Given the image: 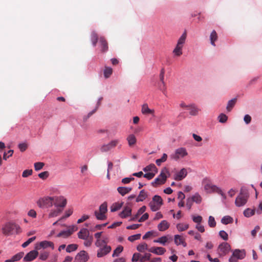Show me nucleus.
Instances as JSON below:
<instances>
[{
    "mask_svg": "<svg viewBox=\"0 0 262 262\" xmlns=\"http://www.w3.org/2000/svg\"><path fill=\"white\" fill-rule=\"evenodd\" d=\"M102 232H97L94 234L95 237L96 238V241L95 243L96 247H99L101 246L102 243H104L105 241H106L104 239H101L100 237L102 235Z\"/></svg>",
    "mask_w": 262,
    "mask_h": 262,
    "instance_id": "5701e85b",
    "label": "nucleus"
},
{
    "mask_svg": "<svg viewBox=\"0 0 262 262\" xmlns=\"http://www.w3.org/2000/svg\"><path fill=\"white\" fill-rule=\"evenodd\" d=\"M208 225L212 228L216 226V222L214 217L212 216H209L208 218Z\"/></svg>",
    "mask_w": 262,
    "mask_h": 262,
    "instance_id": "052dcab7",
    "label": "nucleus"
},
{
    "mask_svg": "<svg viewBox=\"0 0 262 262\" xmlns=\"http://www.w3.org/2000/svg\"><path fill=\"white\" fill-rule=\"evenodd\" d=\"M119 139H115L110 141L107 144L102 145L100 147V150L102 152H107L114 148L119 142Z\"/></svg>",
    "mask_w": 262,
    "mask_h": 262,
    "instance_id": "1a4fd4ad",
    "label": "nucleus"
},
{
    "mask_svg": "<svg viewBox=\"0 0 262 262\" xmlns=\"http://www.w3.org/2000/svg\"><path fill=\"white\" fill-rule=\"evenodd\" d=\"M107 203L106 202H104L99 206V211L105 214V213L107 212Z\"/></svg>",
    "mask_w": 262,
    "mask_h": 262,
    "instance_id": "4d7b16f0",
    "label": "nucleus"
},
{
    "mask_svg": "<svg viewBox=\"0 0 262 262\" xmlns=\"http://www.w3.org/2000/svg\"><path fill=\"white\" fill-rule=\"evenodd\" d=\"M132 214V209L130 207L125 206L123 210L119 213V216L123 219L126 218Z\"/></svg>",
    "mask_w": 262,
    "mask_h": 262,
    "instance_id": "f3484780",
    "label": "nucleus"
},
{
    "mask_svg": "<svg viewBox=\"0 0 262 262\" xmlns=\"http://www.w3.org/2000/svg\"><path fill=\"white\" fill-rule=\"evenodd\" d=\"M210 43L213 46H215V41L217 39V35L215 30H213L210 35Z\"/></svg>",
    "mask_w": 262,
    "mask_h": 262,
    "instance_id": "473e14b6",
    "label": "nucleus"
},
{
    "mask_svg": "<svg viewBox=\"0 0 262 262\" xmlns=\"http://www.w3.org/2000/svg\"><path fill=\"white\" fill-rule=\"evenodd\" d=\"M148 249L147 245L145 243L139 244L137 247V250L140 252H143L144 250Z\"/></svg>",
    "mask_w": 262,
    "mask_h": 262,
    "instance_id": "37998d69",
    "label": "nucleus"
},
{
    "mask_svg": "<svg viewBox=\"0 0 262 262\" xmlns=\"http://www.w3.org/2000/svg\"><path fill=\"white\" fill-rule=\"evenodd\" d=\"M182 49L183 47L176 45V47L174 48L172 51L174 56L177 57L180 56L183 53Z\"/></svg>",
    "mask_w": 262,
    "mask_h": 262,
    "instance_id": "72a5a7b5",
    "label": "nucleus"
},
{
    "mask_svg": "<svg viewBox=\"0 0 262 262\" xmlns=\"http://www.w3.org/2000/svg\"><path fill=\"white\" fill-rule=\"evenodd\" d=\"M97 247L98 249L97 252V256L98 258L104 257L110 253L112 250V248L107 245V241H105L104 243L101 244L100 246Z\"/></svg>",
    "mask_w": 262,
    "mask_h": 262,
    "instance_id": "39448f33",
    "label": "nucleus"
},
{
    "mask_svg": "<svg viewBox=\"0 0 262 262\" xmlns=\"http://www.w3.org/2000/svg\"><path fill=\"white\" fill-rule=\"evenodd\" d=\"M132 189V187H118L117 188V191L122 196H124L129 193Z\"/></svg>",
    "mask_w": 262,
    "mask_h": 262,
    "instance_id": "4be33fe9",
    "label": "nucleus"
},
{
    "mask_svg": "<svg viewBox=\"0 0 262 262\" xmlns=\"http://www.w3.org/2000/svg\"><path fill=\"white\" fill-rule=\"evenodd\" d=\"M34 168L36 171L40 170L44 166V163L42 162H36L34 164Z\"/></svg>",
    "mask_w": 262,
    "mask_h": 262,
    "instance_id": "774afa93",
    "label": "nucleus"
},
{
    "mask_svg": "<svg viewBox=\"0 0 262 262\" xmlns=\"http://www.w3.org/2000/svg\"><path fill=\"white\" fill-rule=\"evenodd\" d=\"M169 223L166 220L162 221L158 225V229L160 231H164L169 228Z\"/></svg>",
    "mask_w": 262,
    "mask_h": 262,
    "instance_id": "aec40b11",
    "label": "nucleus"
},
{
    "mask_svg": "<svg viewBox=\"0 0 262 262\" xmlns=\"http://www.w3.org/2000/svg\"><path fill=\"white\" fill-rule=\"evenodd\" d=\"M187 174V170L183 168L174 174L173 179L176 181H181L186 177Z\"/></svg>",
    "mask_w": 262,
    "mask_h": 262,
    "instance_id": "ddd939ff",
    "label": "nucleus"
},
{
    "mask_svg": "<svg viewBox=\"0 0 262 262\" xmlns=\"http://www.w3.org/2000/svg\"><path fill=\"white\" fill-rule=\"evenodd\" d=\"M37 206L42 209H48L53 205V196H45L40 198L36 202Z\"/></svg>",
    "mask_w": 262,
    "mask_h": 262,
    "instance_id": "20e7f679",
    "label": "nucleus"
},
{
    "mask_svg": "<svg viewBox=\"0 0 262 262\" xmlns=\"http://www.w3.org/2000/svg\"><path fill=\"white\" fill-rule=\"evenodd\" d=\"M84 242L83 243L84 245L86 247H90L92 244L93 237L92 236H90L87 239H84Z\"/></svg>",
    "mask_w": 262,
    "mask_h": 262,
    "instance_id": "680f3d73",
    "label": "nucleus"
},
{
    "mask_svg": "<svg viewBox=\"0 0 262 262\" xmlns=\"http://www.w3.org/2000/svg\"><path fill=\"white\" fill-rule=\"evenodd\" d=\"M189 227L187 224L179 223L177 225V228L179 231H183L187 230Z\"/></svg>",
    "mask_w": 262,
    "mask_h": 262,
    "instance_id": "a18cd8bd",
    "label": "nucleus"
},
{
    "mask_svg": "<svg viewBox=\"0 0 262 262\" xmlns=\"http://www.w3.org/2000/svg\"><path fill=\"white\" fill-rule=\"evenodd\" d=\"M187 110L189 111V114L192 116L197 115L200 111V109L194 103L188 104Z\"/></svg>",
    "mask_w": 262,
    "mask_h": 262,
    "instance_id": "dca6fc26",
    "label": "nucleus"
},
{
    "mask_svg": "<svg viewBox=\"0 0 262 262\" xmlns=\"http://www.w3.org/2000/svg\"><path fill=\"white\" fill-rule=\"evenodd\" d=\"M126 140L128 142V144L129 146H133L134 145H135L136 144V143L137 142L136 138L135 136L133 134L129 135L127 136Z\"/></svg>",
    "mask_w": 262,
    "mask_h": 262,
    "instance_id": "c85d7f7f",
    "label": "nucleus"
},
{
    "mask_svg": "<svg viewBox=\"0 0 262 262\" xmlns=\"http://www.w3.org/2000/svg\"><path fill=\"white\" fill-rule=\"evenodd\" d=\"M148 251L149 252L154 253L157 255H163L166 252V249L163 247H151L149 248Z\"/></svg>",
    "mask_w": 262,
    "mask_h": 262,
    "instance_id": "2eb2a0df",
    "label": "nucleus"
},
{
    "mask_svg": "<svg viewBox=\"0 0 262 262\" xmlns=\"http://www.w3.org/2000/svg\"><path fill=\"white\" fill-rule=\"evenodd\" d=\"M99 42L102 47V51L103 52L106 51L108 49V46L105 39L103 37H101L99 38Z\"/></svg>",
    "mask_w": 262,
    "mask_h": 262,
    "instance_id": "e433bc0d",
    "label": "nucleus"
},
{
    "mask_svg": "<svg viewBox=\"0 0 262 262\" xmlns=\"http://www.w3.org/2000/svg\"><path fill=\"white\" fill-rule=\"evenodd\" d=\"M159 90L162 92V93L166 95V87L165 85V83L164 81H161V83L159 84Z\"/></svg>",
    "mask_w": 262,
    "mask_h": 262,
    "instance_id": "bf43d9fd",
    "label": "nucleus"
},
{
    "mask_svg": "<svg viewBox=\"0 0 262 262\" xmlns=\"http://www.w3.org/2000/svg\"><path fill=\"white\" fill-rule=\"evenodd\" d=\"M232 255L238 259H243L246 256L245 250L235 249L233 251Z\"/></svg>",
    "mask_w": 262,
    "mask_h": 262,
    "instance_id": "4468645a",
    "label": "nucleus"
},
{
    "mask_svg": "<svg viewBox=\"0 0 262 262\" xmlns=\"http://www.w3.org/2000/svg\"><path fill=\"white\" fill-rule=\"evenodd\" d=\"M187 38V32L184 31L178 40L177 45L183 48Z\"/></svg>",
    "mask_w": 262,
    "mask_h": 262,
    "instance_id": "412c9836",
    "label": "nucleus"
},
{
    "mask_svg": "<svg viewBox=\"0 0 262 262\" xmlns=\"http://www.w3.org/2000/svg\"><path fill=\"white\" fill-rule=\"evenodd\" d=\"M256 212L255 209H251L250 208H247L244 211V215L247 217H249L253 215Z\"/></svg>",
    "mask_w": 262,
    "mask_h": 262,
    "instance_id": "f704fd0d",
    "label": "nucleus"
},
{
    "mask_svg": "<svg viewBox=\"0 0 262 262\" xmlns=\"http://www.w3.org/2000/svg\"><path fill=\"white\" fill-rule=\"evenodd\" d=\"M123 204L122 202L114 203L111 207V211L115 212L119 210L122 207Z\"/></svg>",
    "mask_w": 262,
    "mask_h": 262,
    "instance_id": "c9c22d12",
    "label": "nucleus"
},
{
    "mask_svg": "<svg viewBox=\"0 0 262 262\" xmlns=\"http://www.w3.org/2000/svg\"><path fill=\"white\" fill-rule=\"evenodd\" d=\"M18 147L20 151L23 152L27 149L28 144L26 142L20 143L18 145Z\"/></svg>",
    "mask_w": 262,
    "mask_h": 262,
    "instance_id": "e2e57ef3",
    "label": "nucleus"
},
{
    "mask_svg": "<svg viewBox=\"0 0 262 262\" xmlns=\"http://www.w3.org/2000/svg\"><path fill=\"white\" fill-rule=\"evenodd\" d=\"M189 198L192 200V202H195L196 204H200L202 200L201 196L198 192L195 193L194 195Z\"/></svg>",
    "mask_w": 262,
    "mask_h": 262,
    "instance_id": "2f4dec72",
    "label": "nucleus"
},
{
    "mask_svg": "<svg viewBox=\"0 0 262 262\" xmlns=\"http://www.w3.org/2000/svg\"><path fill=\"white\" fill-rule=\"evenodd\" d=\"M249 198V194L246 189L242 188L241 189L240 193L236 197L235 204L237 207H242L244 206Z\"/></svg>",
    "mask_w": 262,
    "mask_h": 262,
    "instance_id": "7ed1b4c3",
    "label": "nucleus"
},
{
    "mask_svg": "<svg viewBox=\"0 0 262 262\" xmlns=\"http://www.w3.org/2000/svg\"><path fill=\"white\" fill-rule=\"evenodd\" d=\"M24 253L23 252H19L15 255H13L10 259L5 260V262H14L20 260L24 256Z\"/></svg>",
    "mask_w": 262,
    "mask_h": 262,
    "instance_id": "a878e982",
    "label": "nucleus"
},
{
    "mask_svg": "<svg viewBox=\"0 0 262 262\" xmlns=\"http://www.w3.org/2000/svg\"><path fill=\"white\" fill-rule=\"evenodd\" d=\"M62 210L60 207H55V208L51 209L49 213V217L51 218L58 216L62 211Z\"/></svg>",
    "mask_w": 262,
    "mask_h": 262,
    "instance_id": "393cba45",
    "label": "nucleus"
},
{
    "mask_svg": "<svg viewBox=\"0 0 262 262\" xmlns=\"http://www.w3.org/2000/svg\"><path fill=\"white\" fill-rule=\"evenodd\" d=\"M228 119V117L225 114L222 113L218 116V120L220 123H224Z\"/></svg>",
    "mask_w": 262,
    "mask_h": 262,
    "instance_id": "5fc2aeb1",
    "label": "nucleus"
},
{
    "mask_svg": "<svg viewBox=\"0 0 262 262\" xmlns=\"http://www.w3.org/2000/svg\"><path fill=\"white\" fill-rule=\"evenodd\" d=\"M38 255V252L37 250H32L26 255L23 258V260L25 261H31L35 259Z\"/></svg>",
    "mask_w": 262,
    "mask_h": 262,
    "instance_id": "f8f14e48",
    "label": "nucleus"
},
{
    "mask_svg": "<svg viewBox=\"0 0 262 262\" xmlns=\"http://www.w3.org/2000/svg\"><path fill=\"white\" fill-rule=\"evenodd\" d=\"M151 254L149 253H146L142 256H141L140 258V262H144L145 261L149 260L151 257Z\"/></svg>",
    "mask_w": 262,
    "mask_h": 262,
    "instance_id": "864d4df0",
    "label": "nucleus"
},
{
    "mask_svg": "<svg viewBox=\"0 0 262 262\" xmlns=\"http://www.w3.org/2000/svg\"><path fill=\"white\" fill-rule=\"evenodd\" d=\"M49 253L46 251L41 252L39 255V259L42 260H46L49 257Z\"/></svg>",
    "mask_w": 262,
    "mask_h": 262,
    "instance_id": "338daca9",
    "label": "nucleus"
},
{
    "mask_svg": "<svg viewBox=\"0 0 262 262\" xmlns=\"http://www.w3.org/2000/svg\"><path fill=\"white\" fill-rule=\"evenodd\" d=\"M2 231L6 236L19 234L22 232L20 226L13 221L5 223L2 226Z\"/></svg>",
    "mask_w": 262,
    "mask_h": 262,
    "instance_id": "f257e3e1",
    "label": "nucleus"
},
{
    "mask_svg": "<svg viewBox=\"0 0 262 262\" xmlns=\"http://www.w3.org/2000/svg\"><path fill=\"white\" fill-rule=\"evenodd\" d=\"M113 70L111 67H105V69H104L103 74L105 78H109L111 75L112 74Z\"/></svg>",
    "mask_w": 262,
    "mask_h": 262,
    "instance_id": "ea45409f",
    "label": "nucleus"
},
{
    "mask_svg": "<svg viewBox=\"0 0 262 262\" xmlns=\"http://www.w3.org/2000/svg\"><path fill=\"white\" fill-rule=\"evenodd\" d=\"M78 238L86 239L90 237L89 231L86 228H82L77 234Z\"/></svg>",
    "mask_w": 262,
    "mask_h": 262,
    "instance_id": "a211bd4d",
    "label": "nucleus"
},
{
    "mask_svg": "<svg viewBox=\"0 0 262 262\" xmlns=\"http://www.w3.org/2000/svg\"><path fill=\"white\" fill-rule=\"evenodd\" d=\"M232 221H233V219L231 217H230V216L227 215V216H224L221 219V223L223 224L227 225L230 223H232Z\"/></svg>",
    "mask_w": 262,
    "mask_h": 262,
    "instance_id": "49530a36",
    "label": "nucleus"
},
{
    "mask_svg": "<svg viewBox=\"0 0 262 262\" xmlns=\"http://www.w3.org/2000/svg\"><path fill=\"white\" fill-rule=\"evenodd\" d=\"M35 239L36 236H33L32 237L29 238L26 242H24L22 244V247L24 248L27 247L30 243L33 242Z\"/></svg>",
    "mask_w": 262,
    "mask_h": 262,
    "instance_id": "0e129e2a",
    "label": "nucleus"
},
{
    "mask_svg": "<svg viewBox=\"0 0 262 262\" xmlns=\"http://www.w3.org/2000/svg\"><path fill=\"white\" fill-rule=\"evenodd\" d=\"M150 209L152 211H156L160 209L161 206L155 204L154 202H150L149 204Z\"/></svg>",
    "mask_w": 262,
    "mask_h": 262,
    "instance_id": "6e6d98bb",
    "label": "nucleus"
},
{
    "mask_svg": "<svg viewBox=\"0 0 262 262\" xmlns=\"http://www.w3.org/2000/svg\"><path fill=\"white\" fill-rule=\"evenodd\" d=\"M219 236L224 241H227L228 239V235L224 230H221L219 232Z\"/></svg>",
    "mask_w": 262,
    "mask_h": 262,
    "instance_id": "69168bd1",
    "label": "nucleus"
},
{
    "mask_svg": "<svg viewBox=\"0 0 262 262\" xmlns=\"http://www.w3.org/2000/svg\"><path fill=\"white\" fill-rule=\"evenodd\" d=\"M89 258V256L88 253L84 250L80 251L75 256V260L78 262H86Z\"/></svg>",
    "mask_w": 262,
    "mask_h": 262,
    "instance_id": "9b49d317",
    "label": "nucleus"
},
{
    "mask_svg": "<svg viewBox=\"0 0 262 262\" xmlns=\"http://www.w3.org/2000/svg\"><path fill=\"white\" fill-rule=\"evenodd\" d=\"M39 247L43 249H46L48 247L51 248L52 250L54 249V243L50 241H43L39 243Z\"/></svg>",
    "mask_w": 262,
    "mask_h": 262,
    "instance_id": "b1692460",
    "label": "nucleus"
},
{
    "mask_svg": "<svg viewBox=\"0 0 262 262\" xmlns=\"http://www.w3.org/2000/svg\"><path fill=\"white\" fill-rule=\"evenodd\" d=\"M167 158V155L166 154H163L162 157L160 159H157L156 163L158 166H160L162 162H165Z\"/></svg>",
    "mask_w": 262,
    "mask_h": 262,
    "instance_id": "603ef678",
    "label": "nucleus"
},
{
    "mask_svg": "<svg viewBox=\"0 0 262 262\" xmlns=\"http://www.w3.org/2000/svg\"><path fill=\"white\" fill-rule=\"evenodd\" d=\"M91 39L92 42V45L94 47L96 46V43L98 41V36L97 34L95 32H93L91 34Z\"/></svg>",
    "mask_w": 262,
    "mask_h": 262,
    "instance_id": "3c124183",
    "label": "nucleus"
},
{
    "mask_svg": "<svg viewBox=\"0 0 262 262\" xmlns=\"http://www.w3.org/2000/svg\"><path fill=\"white\" fill-rule=\"evenodd\" d=\"M141 234H136L128 236V240L131 242H133L137 239H139L141 237Z\"/></svg>",
    "mask_w": 262,
    "mask_h": 262,
    "instance_id": "13d9d810",
    "label": "nucleus"
},
{
    "mask_svg": "<svg viewBox=\"0 0 262 262\" xmlns=\"http://www.w3.org/2000/svg\"><path fill=\"white\" fill-rule=\"evenodd\" d=\"M141 112L143 114L148 115L152 114L154 111L153 110L150 109L147 104H144L142 106Z\"/></svg>",
    "mask_w": 262,
    "mask_h": 262,
    "instance_id": "7c9ffc66",
    "label": "nucleus"
},
{
    "mask_svg": "<svg viewBox=\"0 0 262 262\" xmlns=\"http://www.w3.org/2000/svg\"><path fill=\"white\" fill-rule=\"evenodd\" d=\"M151 202H155V204L160 206H161L163 204L162 198L158 195H155L154 196Z\"/></svg>",
    "mask_w": 262,
    "mask_h": 262,
    "instance_id": "a19ab883",
    "label": "nucleus"
},
{
    "mask_svg": "<svg viewBox=\"0 0 262 262\" xmlns=\"http://www.w3.org/2000/svg\"><path fill=\"white\" fill-rule=\"evenodd\" d=\"M203 183L204 184V189L207 193L216 192L221 195L223 200L226 199V195L220 187L212 184L210 181L207 179H204Z\"/></svg>",
    "mask_w": 262,
    "mask_h": 262,
    "instance_id": "f03ea898",
    "label": "nucleus"
},
{
    "mask_svg": "<svg viewBox=\"0 0 262 262\" xmlns=\"http://www.w3.org/2000/svg\"><path fill=\"white\" fill-rule=\"evenodd\" d=\"M146 207L145 206L141 207L137 211V213L134 215L130 219V221H135L138 218L139 216L142 214L146 210Z\"/></svg>",
    "mask_w": 262,
    "mask_h": 262,
    "instance_id": "cd10ccee",
    "label": "nucleus"
},
{
    "mask_svg": "<svg viewBox=\"0 0 262 262\" xmlns=\"http://www.w3.org/2000/svg\"><path fill=\"white\" fill-rule=\"evenodd\" d=\"M123 250V247L122 246H118L113 252V253L112 254L113 257H117L118 256L120 253L122 252Z\"/></svg>",
    "mask_w": 262,
    "mask_h": 262,
    "instance_id": "de8ad7c7",
    "label": "nucleus"
},
{
    "mask_svg": "<svg viewBox=\"0 0 262 262\" xmlns=\"http://www.w3.org/2000/svg\"><path fill=\"white\" fill-rule=\"evenodd\" d=\"M71 235V232L69 230H63L60 232L57 235V237L63 236V237H67Z\"/></svg>",
    "mask_w": 262,
    "mask_h": 262,
    "instance_id": "8fccbe9b",
    "label": "nucleus"
},
{
    "mask_svg": "<svg viewBox=\"0 0 262 262\" xmlns=\"http://www.w3.org/2000/svg\"><path fill=\"white\" fill-rule=\"evenodd\" d=\"M174 242L177 246L182 245L184 247H186L187 244L180 235L176 234L174 236Z\"/></svg>",
    "mask_w": 262,
    "mask_h": 262,
    "instance_id": "6ab92c4d",
    "label": "nucleus"
},
{
    "mask_svg": "<svg viewBox=\"0 0 262 262\" xmlns=\"http://www.w3.org/2000/svg\"><path fill=\"white\" fill-rule=\"evenodd\" d=\"M168 240L167 237L166 236H163L157 239H155L154 241V243H160L163 245H165L166 243Z\"/></svg>",
    "mask_w": 262,
    "mask_h": 262,
    "instance_id": "79ce46f5",
    "label": "nucleus"
},
{
    "mask_svg": "<svg viewBox=\"0 0 262 262\" xmlns=\"http://www.w3.org/2000/svg\"><path fill=\"white\" fill-rule=\"evenodd\" d=\"M188 152L184 147H180L175 150L174 153L170 155L171 159L178 161L180 159L183 158L187 156Z\"/></svg>",
    "mask_w": 262,
    "mask_h": 262,
    "instance_id": "423d86ee",
    "label": "nucleus"
},
{
    "mask_svg": "<svg viewBox=\"0 0 262 262\" xmlns=\"http://www.w3.org/2000/svg\"><path fill=\"white\" fill-rule=\"evenodd\" d=\"M53 198V205L55 207H60L61 209L66 206L67 204V200L63 196H55Z\"/></svg>",
    "mask_w": 262,
    "mask_h": 262,
    "instance_id": "6e6552de",
    "label": "nucleus"
},
{
    "mask_svg": "<svg viewBox=\"0 0 262 262\" xmlns=\"http://www.w3.org/2000/svg\"><path fill=\"white\" fill-rule=\"evenodd\" d=\"M147 197V193L144 189L140 191L138 196L136 198V202H142Z\"/></svg>",
    "mask_w": 262,
    "mask_h": 262,
    "instance_id": "bb28decb",
    "label": "nucleus"
},
{
    "mask_svg": "<svg viewBox=\"0 0 262 262\" xmlns=\"http://www.w3.org/2000/svg\"><path fill=\"white\" fill-rule=\"evenodd\" d=\"M165 172H168V170L165 167L162 170L159 176L151 183L152 186H156V185L165 183L167 179Z\"/></svg>",
    "mask_w": 262,
    "mask_h": 262,
    "instance_id": "0eeeda50",
    "label": "nucleus"
},
{
    "mask_svg": "<svg viewBox=\"0 0 262 262\" xmlns=\"http://www.w3.org/2000/svg\"><path fill=\"white\" fill-rule=\"evenodd\" d=\"M78 248V246L76 244H72L69 245L66 248V251L68 253H71L75 251Z\"/></svg>",
    "mask_w": 262,
    "mask_h": 262,
    "instance_id": "09e8293b",
    "label": "nucleus"
},
{
    "mask_svg": "<svg viewBox=\"0 0 262 262\" xmlns=\"http://www.w3.org/2000/svg\"><path fill=\"white\" fill-rule=\"evenodd\" d=\"M96 217L98 220H104L106 219V216L105 213L100 211H95L94 212Z\"/></svg>",
    "mask_w": 262,
    "mask_h": 262,
    "instance_id": "58836bf2",
    "label": "nucleus"
},
{
    "mask_svg": "<svg viewBox=\"0 0 262 262\" xmlns=\"http://www.w3.org/2000/svg\"><path fill=\"white\" fill-rule=\"evenodd\" d=\"M236 100L237 99L236 98H234L230 100L228 102L227 105L226 106V110H227V112H229L232 110V109L234 106V105L236 102Z\"/></svg>",
    "mask_w": 262,
    "mask_h": 262,
    "instance_id": "c756f323",
    "label": "nucleus"
},
{
    "mask_svg": "<svg viewBox=\"0 0 262 262\" xmlns=\"http://www.w3.org/2000/svg\"><path fill=\"white\" fill-rule=\"evenodd\" d=\"M143 170L144 172L154 171L156 173L157 172V168L154 164H151L143 168Z\"/></svg>",
    "mask_w": 262,
    "mask_h": 262,
    "instance_id": "4c0bfd02",
    "label": "nucleus"
},
{
    "mask_svg": "<svg viewBox=\"0 0 262 262\" xmlns=\"http://www.w3.org/2000/svg\"><path fill=\"white\" fill-rule=\"evenodd\" d=\"M230 246L227 243H223L219 246V254L220 256L226 255L230 250Z\"/></svg>",
    "mask_w": 262,
    "mask_h": 262,
    "instance_id": "9d476101",
    "label": "nucleus"
},
{
    "mask_svg": "<svg viewBox=\"0 0 262 262\" xmlns=\"http://www.w3.org/2000/svg\"><path fill=\"white\" fill-rule=\"evenodd\" d=\"M191 219L193 221V222L196 224H201V222L203 221V217L199 215H191Z\"/></svg>",
    "mask_w": 262,
    "mask_h": 262,
    "instance_id": "c03bdc74",
    "label": "nucleus"
}]
</instances>
